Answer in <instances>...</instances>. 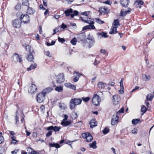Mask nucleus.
<instances>
[{
	"label": "nucleus",
	"mask_w": 154,
	"mask_h": 154,
	"mask_svg": "<svg viewBox=\"0 0 154 154\" xmlns=\"http://www.w3.org/2000/svg\"><path fill=\"white\" fill-rule=\"evenodd\" d=\"M120 2L122 6L126 7L128 6L130 1L129 0H120Z\"/></svg>",
	"instance_id": "13"
},
{
	"label": "nucleus",
	"mask_w": 154,
	"mask_h": 154,
	"mask_svg": "<svg viewBox=\"0 0 154 154\" xmlns=\"http://www.w3.org/2000/svg\"><path fill=\"white\" fill-rule=\"evenodd\" d=\"M146 108L144 106H143L141 108V112H143L142 115L146 112Z\"/></svg>",
	"instance_id": "43"
},
{
	"label": "nucleus",
	"mask_w": 154,
	"mask_h": 154,
	"mask_svg": "<svg viewBox=\"0 0 154 154\" xmlns=\"http://www.w3.org/2000/svg\"><path fill=\"white\" fill-rule=\"evenodd\" d=\"M119 25V21L118 19L115 20L112 23V26L115 28H117Z\"/></svg>",
	"instance_id": "27"
},
{
	"label": "nucleus",
	"mask_w": 154,
	"mask_h": 154,
	"mask_svg": "<svg viewBox=\"0 0 154 154\" xmlns=\"http://www.w3.org/2000/svg\"><path fill=\"white\" fill-rule=\"evenodd\" d=\"M107 33L103 32L97 33V35L98 36L102 37L104 38H106L108 36L107 35Z\"/></svg>",
	"instance_id": "18"
},
{
	"label": "nucleus",
	"mask_w": 154,
	"mask_h": 154,
	"mask_svg": "<svg viewBox=\"0 0 154 154\" xmlns=\"http://www.w3.org/2000/svg\"><path fill=\"white\" fill-rule=\"evenodd\" d=\"M119 117L117 115H114L111 119V124L112 125H115L117 122L119 120Z\"/></svg>",
	"instance_id": "10"
},
{
	"label": "nucleus",
	"mask_w": 154,
	"mask_h": 154,
	"mask_svg": "<svg viewBox=\"0 0 154 154\" xmlns=\"http://www.w3.org/2000/svg\"><path fill=\"white\" fill-rule=\"evenodd\" d=\"M77 42L76 38L75 37H74L70 41L71 43L73 45H75L76 44V43Z\"/></svg>",
	"instance_id": "38"
},
{
	"label": "nucleus",
	"mask_w": 154,
	"mask_h": 154,
	"mask_svg": "<svg viewBox=\"0 0 154 154\" xmlns=\"http://www.w3.org/2000/svg\"><path fill=\"white\" fill-rule=\"evenodd\" d=\"M124 88H120V90L119 91V93L120 94H122L124 92Z\"/></svg>",
	"instance_id": "59"
},
{
	"label": "nucleus",
	"mask_w": 154,
	"mask_h": 154,
	"mask_svg": "<svg viewBox=\"0 0 154 154\" xmlns=\"http://www.w3.org/2000/svg\"><path fill=\"white\" fill-rule=\"evenodd\" d=\"M35 12V10L29 6L28 7L26 12L27 14H33Z\"/></svg>",
	"instance_id": "20"
},
{
	"label": "nucleus",
	"mask_w": 154,
	"mask_h": 154,
	"mask_svg": "<svg viewBox=\"0 0 154 154\" xmlns=\"http://www.w3.org/2000/svg\"><path fill=\"white\" fill-rule=\"evenodd\" d=\"M82 100L80 99L74 98L72 99L70 101L69 106L71 110L73 109L76 106L80 104Z\"/></svg>",
	"instance_id": "1"
},
{
	"label": "nucleus",
	"mask_w": 154,
	"mask_h": 154,
	"mask_svg": "<svg viewBox=\"0 0 154 154\" xmlns=\"http://www.w3.org/2000/svg\"><path fill=\"white\" fill-rule=\"evenodd\" d=\"M94 23H92V24H89V29H95V27L94 26Z\"/></svg>",
	"instance_id": "41"
},
{
	"label": "nucleus",
	"mask_w": 154,
	"mask_h": 154,
	"mask_svg": "<svg viewBox=\"0 0 154 154\" xmlns=\"http://www.w3.org/2000/svg\"><path fill=\"white\" fill-rule=\"evenodd\" d=\"M4 140V139L3 136H0V144L3 142Z\"/></svg>",
	"instance_id": "60"
},
{
	"label": "nucleus",
	"mask_w": 154,
	"mask_h": 154,
	"mask_svg": "<svg viewBox=\"0 0 154 154\" xmlns=\"http://www.w3.org/2000/svg\"><path fill=\"white\" fill-rule=\"evenodd\" d=\"M71 117L72 119H75L78 117V115L77 113L75 112H73L71 114Z\"/></svg>",
	"instance_id": "31"
},
{
	"label": "nucleus",
	"mask_w": 154,
	"mask_h": 154,
	"mask_svg": "<svg viewBox=\"0 0 154 154\" xmlns=\"http://www.w3.org/2000/svg\"><path fill=\"white\" fill-rule=\"evenodd\" d=\"M66 105L64 103H61L59 104V107L62 109L66 108Z\"/></svg>",
	"instance_id": "42"
},
{
	"label": "nucleus",
	"mask_w": 154,
	"mask_h": 154,
	"mask_svg": "<svg viewBox=\"0 0 154 154\" xmlns=\"http://www.w3.org/2000/svg\"><path fill=\"white\" fill-rule=\"evenodd\" d=\"M103 92L101 91H98L96 94H94L93 96H100L103 95Z\"/></svg>",
	"instance_id": "46"
},
{
	"label": "nucleus",
	"mask_w": 154,
	"mask_h": 154,
	"mask_svg": "<svg viewBox=\"0 0 154 154\" xmlns=\"http://www.w3.org/2000/svg\"><path fill=\"white\" fill-rule=\"evenodd\" d=\"M88 39L90 41L89 42V48H90L91 46H92L94 44L95 41L94 39V38L93 37H89Z\"/></svg>",
	"instance_id": "24"
},
{
	"label": "nucleus",
	"mask_w": 154,
	"mask_h": 154,
	"mask_svg": "<svg viewBox=\"0 0 154 154\" xmlns=\"http://www.w3.org/2000/svg\"><path fill=\"white\" fill-rule=\"evenodd\" d=\"M72 13L73 10L71 8L66 10L64 11V13L66 16H69V15L71 16V14Z\"/></svg>",
	"instance_id": "23"
},
{
	"label": "nucleus",
	"mask_w": 154,
	"mask_h": 154,
	"mask_svg": "<svg viewBox=\"0 0 154 154\" xmlns=\"http://www.w3.org/2000/svg\"><path fill=\"white\" fill-rule=\"evenodd\" d=\"M76 74V75L78 77H80V75H82V74H81L75 71L74 73V74Z\"/></svg>",
	"instance_id": "63"
},
{
	"label": "nucleus",
	"mask_w": 154,
	"mask_h": 154,
	"mask_svg": "<svg viewBox=\"0 0 154 154\" xmlns=\"http://www.w3.org/2000/svg\"><path fill=\"white\" fill-rule=\"evenodd\" d=\"M109 131V129L107 127H106L104 129L103 131V134H106L108 133Z\"/></svg>",
	"instance_id": "45"
},
{
	"label": "nucleus",
	"mask_w": 154,
	"mask_h": 154,
	"mask_svg": "<svg viewBox=\"0 0 154 154\" xmlns=\"http://www.w3.org/2000/svg\"><path fill=\"white\" fill-rule=\"evenodd\" d=\"M89 13V11H85L83 12L81 14L82 15H85L86 16H87L88 15Z\"/></svg>",
	"instance_id": "55"
},
{
	"label": "nucleus",
	"mask_w": 154,
	"mask_h": 154,
	"mask_svg": "<svg viewBox=\"0 0 154 154\" xmlns=\"http://www.w3.org/2000/svg\"><path fill=\"white\" fill-rule=\"evenodd\" d=\"M89 133H83L82 134V136L83 138H86L88 136V134H89Z\"/></svg>",
	"instance_id": "61"
},
{
	"label": "nucleus",
	"mask_w": 154,
	"mask_h": 154,
	"mask_svg": "<svg viewBox=\"0 0 154 154\" xmlns=\"http://www.w3.org/2000/svg\"><path fill=\"white\" fill-rule=\"evenodd\" d=\"M11 139H12V141L11 142V143H13L14 144H16L17 141L16 140V137L13 136L11 137Z\"/></svg>",
	"instance_id": "47"
},
{
	"label": "nucleus",
	"mask_w": 154,
	"mask_h": 154,
	"mask_svg": "<svg viewBox=\"0 0 154 154\" xmlns=\"http://www.w3.org/2000/svg\"><path fill=\"white\" fill-rule=\"evenodd\" d=\"M21 5L20 4H18L15 6V9L17 11H19L21 8Z\"/></svg>",
	"instance_id": "48"
},
{
	"label": "nucleus",
	"mask_w": 154,
	"mask_h": 154,
	"mask_svg": "<svg viewBox=\"0 0 154 154\" xmlns=\"http://www.w3.org/2000/svg\"><path fill=\"white\" fill-rule=\"evenodd\" d=\"M103 3H104V4H107V5H111L112 4V2L111 1H110V0H107V1H106L103 2Z\"/></svg>",
	"instance_id": "53"
},
{
	"label": "nucleus",
	"mask_w": 154,
	"mask_h": 154,
	"mask_svg": "<svg viewBox=\"0 0 154 154\" xmlns=\"http://www.w3.org/2000/svg\"><path fill=\"white\" fill-rule=\"evenodd\" d=\"M89 97H86L83 98V100L85 102H87L90 100Z\"/></svg>",
	"instance_id": "58"
},
{
	"label": "nucleus",
	"mask_w": 154,
	"mask_h": 154,
	"mask_svg": "<svg viewBox=\"0 0 154 154\" xmlns=\"http://www.w3.org/2000/svg\"><path fill=\"white\" fill-rule=\"evenodd\" d=\"M57 83L58 84H61L65 81L64 74L63 73H60L58 74L56 77Z\"/></svg>",
	"instance_id": "3"
},
{
	"label": "nucleus",
	"mask_w": 154,
	"mask_h": 154,
	"mask_svg": "<svg viewBox=\"0 0 154 154\" xmlns=\"http://www.w3.org/2000/svg\"><path fill=\"white\" fill-rule=\"evenodd\" d=\"M107 85L102 82H99L98 84V87L100 89H103Z\"/></svg>",
	"instance_id": "19"
},
{
	"label": "nucleus",
	"mask_w": 154,
	"mask_h": 154,
	"mask_svg": "<svg viewBox=\"0 0 154 154\" xmlns=\"http://www.w3.org/2000/svg\"><path fill=\"white\" fill-rule=\"evenodd\" d=\"M37 64L36 63L32 64L30 65V66L27 68L28 70H31L32 69H34L36 67Z\"/></svg>",
	"instance_id": "30"
},
{
	"label": "nucleus",
	"mask_w": 154,
	"mask_h": 154,
	"mask_svg": "<svg viewBox=\"0 0 154 154\" xmlns=\"http://www.w3.org/2000/svg\"><path fill=\"white\" fill-rule=\"evenodd\" d=\"M93 139V137L90 133L88 134L86 138V141L87 142H91Z\"/></svg>",
	"instance_id": "28"
},
{
	"label": "nucleus",
	"mask_w": 154,
	"mask_h": 154,
	"mask_svg": "<svg viewBox=\"0 0 154 154\" xmlns=\"http://www.w3.org/2000/svg\"><path fill=\"white\" fill-rule=\"evenodd\" d=\"M20 20L24 23H29V17L27 14H23L22 13H20Z\"/></svg>",
	"instance_id": "2"
},
{
	"label": "nucleus",
	"mask_w": 154,
	"mask_h": 154,
	"mask_svg": "<svg viewBox=\"0 0 154 154\" xmlns=\"http://www.w3.org/2000/svg\"><path fill=\"white\" fill-rule=\"evenodd\" d=\"M26 50L27 51H29V53L34 52V51L32 50L31 46L30 45H28L26 46Z\"/></svg>",
	"instance_id": "34"
},
{
	"label": "nucleus",
	"mask_w": 154,
	"mask_h": 154,
	"mask_svg": "<svg viewBox=\"0 0 154 154\" xmlns=\"http://www.w3.org/2000/svg\"><path fill=\"white\" fill-rule=\"evenodd\" d=\"M101 101L100 97H93L92 99V102L95 105H98Z\"/></svg>",
	"instance_id": "9"
},
{
	"label": "nucleus",
	"mask_w": 154,
	"mask_h": 154,
	"mask_svg": "<svg viewBox=\"0 0 154 154\" xmlns=\"http://www.w3.org/2000/svg\"><path fill=\"white\" fill-rule=\"evenodd\" d=\"M95 20L96 22L99 24H101L105 23L103 21L101 20L99 18H95Z\"/></svg>",
	"instance_id": "33"
},
{
	"label": "nucleus",
	"mask_w": 154,
	"mask_h": 154,
	"mask_svg": "<svg viewBox=\"0 0 154 154\" xmlns=\"http://www.w3.org/2000/svg\"><path fill=\"white\" fill-rule=\"evenodd\" d=\"M59 27L60 26L56 27L53 30L54 33L53 34V35H54L55 33H56V32H59V30H58V29Z\"/></svg>",
	"instance_id": "49"
},
{
	"label": "nucleus",
	"mask_w": 154,
	"mask_h": 154,
	"mask_svg": "<svg viewBox=\"0 0 154 154\" xmlns=\"http://www.w3.org/2000/svg\"><path fill=\"white\" fill-rule=\"evenodd\" d=\"M78 13L79 12L77 11L76 10L74 11L73 13H72L71 14V17L72 18H73L75 16H77Z\"/></svg>",
	"instance_id": "40"
},
{
	"label": "nucleus",
	"mask_w": 154,
	"mask_h": 154,
	"mask_svg": "<svg viewBox=\"0 0 154 154\" xmlns=\"http://www.w3.org/2000/svg\"><path fill=\"white\" fill-rule=\"evenodd\" d=\"M72 123V121H62L61 123V124L63 126H67L69 125Z\"/></svg>",
	"instance_id": "22"
},
{
	"label": "nucleus",
	"mask_w": 154,
	"mask_h": 154,
	"mask_svg": "<svg viewBox=\"0 0 154 154\" xmlns=\"http://www.w3.org/2000/svg\"><path fill=\"white\" fill-rule=\"evenodd\" d=\"M36 100L38 102L41 103L44 101V97H36Z\"/></svg>",
	"instance_id": "36"
},
{
	"label": "nucleus",
	"mask_w": 154,
	"mask_h": 154,
	"mask_svg": "<svg viewBox=\"0 0 154 154\" xmlns=\"http://www.w3.org/2000/svg\"><path fill=\"white\" fill-rule=\"evenodd\" d=\"M81 20L82 21H83L85 23H88L89 24H92V23H94V20L91 18H87L86 20H83V17H80Z\"/></svg>",
	"instance_id": "12"
},
{
	"label": "nucleus",
	"mask_w": 154,
	"mask_h": 154,
	"mask_svg": "<svg viewBox=\"0 0 154 154\" xmlns=\"http://www.w3.org/2000/svg\"><path fill=\"white\" fill-rule=\"evenodd\" d=\"M90 125L91 128H93L97 125V122L95 119H92L90 122Z\"/></svg>",
	"instance_id": "15"
},
{
	"label": "nucleus",
	"mask_w": 154,
	"mask_h": 154,
	"mask_svg": "<svg viewBox=\"0 0 154 154\" xmlns=\"http://www.w3.org/2000/svg\"><path fill=\"white\" fill-rule=\"evenodd\" d=\"M49 147H55L57 148H58L60 147L59 144L57 143H49Z\"/></svg>",
	"instance_id": "26"
},
{
	"label": "nucleus",
	"mask_w": 154,
	"mask_h": 154,
	"mask_svg": "<svg viewBox=\"0 0 154 154\" xmlns=\"http://www.w3.org/2000/svg\"><path fill=\"white\" fill-rule=\"evenodd\" d=\"M142 77L143 80L145 81L150 80L151 78V76L150 75L144 74H142Z\"/></svg>",
	"instance_id": "21"
},
{
	"label": "nucleus",
	"mask_w": 154,
	"mask_h": 154,
	"mask_svg": "<svg viewBox=\"0 0 154 154\" xmlns=\"http://www.w3.org/2000/svg\"><path fill=\"white\" fill-rule=\"evenodd\" d=\"M132 132L133 134H136L137 132V130L136 128H134L132 130Z\"/></svg>",
	"instance_id": "56"
},
{
	"label": "nucleus",
	"mask_w": 154,
	"mask_h": 154,
	"mask_svg": "<svg viewBox=\"0 0 154 154\" xmlns=\"http://www.w3.org/2000/svg\"><path fill=\"white\" fill-rule=\"evenodd\" d=\"M140 121L139 119H133L132 121V123L133 125L137 124Z\"/></svg>",
	"instance_id": "32"
},
{
	"label": "nucleus",
	"mask_w": 154,
	"mask_h": 154,
	"mask_svg": "<svg viewBox=\"0 0 154 154\" xmlns=\"http://www.w3.org/2000/svg\"><path fill=\"white\" fill-rule=\"evenodd\" d=\"M12 24L14 27L19 28L21 26V21L19 19H15L13 20Z\"/></svg>",
	"instance_id": "5"
},
{
	"label": "nucleus",
	"mask_w": 154,
	"mask_h": 154,
	"mask_svg": "<svg viewBox=\"0 0 154 154\" xmlns=\"http://www.w3.org/2000/svg\"><path fill=\"white\" fill-rule=\"evenodd\" d=\"M45 54L47 56H48L49 57H52V54H50V52L49 51H46L45 52Z\"/></svg>",
	"instance_id": "51"
},
{
	"label": "nucleus",
	"mask_w": 154,
	"mask_h": 154,
	"mask_svg": "<svg viewBox=\"0 0 154 154\" xmlns=\"http://www.w3.org/2000/svg\"><path fill=\"white\" fill-rule=\"evenodd\" d=\"M34 52L29 53L27 55L26 59L27 60L30 61H32L34 59L33 56V53Z\"/></svg>",
	"instance_id": "16"
},
{
	"label": "nucleus",
	"mask_w": 154,
	"mask_h": 154,
	"mask_svg": "<svg viewBox=\"0 0 154 154\" xmlns=\"http://www.w3.org/2000/svg\"><path fill=\"white\" fill-rule=\"evenodd\" d=\"M124 81L123 78H122L121 79V80L120 82V88H124L123 85V81Z\"/></svg>",
	"instance_id": "50"
},
{
	"label": "nucleus",
	"mask_w": 154,
	"mask_h": 154,
	"mask_svg": "<svg viewBox=\"0 0 154 154\" xmlns=\"http://www.w3.org/2000/svg\"><path fill=\"white\" fill-rule=\"evenodd\" d=\"M109 10L107 7L105 6L99 8V12L103 14H107L109 12Z\"/></svg>",
	"instance_id": "7"
},
{
	"label": "nucleus",
	"mask_w": 154,
	"mask_h": 154,
	"mask_svg": "<svg viewBox=\"0 0 154 154\" xmlns=\"http://www.w3.org/2000/svg\"><path fill=\"white\" fill-rule=\"evenodd\" d=\"M13 60L15 63H21L22 61L21 58L17 53H15L12 56Z\"/></svg>",
	"instance_id": "6"
},
{
	"label": "nucleus",
	"mask_w": 154,
	"mask_h": 154,
	"mask_svg": "<svg viewBox=\"0 0 154 154\" xmlns=\"http://www.w3.org/2000/svg\"><path fill=\"white\" fill-rule=\"evenodd\" d=\"M67 25H65L63 23H62L61 25V28L63 29H65L67 27Z\"/></svg>",
	"instance_id": "62"
},
{
	"label": "nucleus",
	"mask_w": 154,
	"mask_h": 154,
	"mask_svg": "<svg viewBox=\"0 0 154 154\" xmlns=\"http://www.w3.org/2000/svg\"><path fill=\"white\" fill-rule=\"evenodd\" d=\"M60 129L61 128L60 127L57 126H51L47 127L46 129L48 131L53 130L55 132H57L59 131Z\"/></svg>",
	"instance_id": "11"
},
{
	"label": "nucleus",
	"mask_w": 154,
	"mask_h": 154,
	"mask_svg": "<svg viewBox=\"0 0 154 154\" xmlns=\"http://www.w3.org/2000/svg\"><path fill=\"white\" fill-rule=\"evenodd\" d=\"M63 90V87L62 86H57L55 88L56 91L58 92H61Z\"/></svg>",
	"instance_id": "39"
},
{
	"label": "nucleus",
	"mask_w": 154,
	"mask_h": 154,
	"mask_svg": "<svg viewBox=\"0 0 154 154\" xmlns=\"http://www.w3.org/2000/svg\"><path fill=\"white\" fill-rule=\"evenodd\" d=\"M69 88L73 90H75L76 88V87L74 85L71 84Z\"/></svg>",
	"instance_id": "64"
},
{
	"label": "nucleus",
	"mask_w": 154,
	"mask_h": 154,
	"mask_svg": "<svg viewBox=\"0 0 154 154\" xmlns=\"http://www.w3.org/2000/svg\"><path fill=\"white\" fill-rule=\"evenodd\" d=\"M53 90L52 87H48L44 89L42 92L38 94L37 96H45L47 94L49 93Z\"/></svg>",
	"instance_id": "4"
},
{
	"label": "nucleus",
	"mask_w": 154,
	"mask_h": 154,
	"mask_svg": "<svg viewBox=\"0 0 154 154\" xmlns=\"http://www.w3.org/2000/svg\"><path fill=\"white\" fill-rule=\"evenodd\" d=\"M124 111V108L123 107L116 114L119 116L120 113H123Z\"/></svg>",
	"instance_id": "44"
},
{
	"label": "nucleus",
	"mask_w": 154,
	"mask_h": 154,
	"mask_svg": "<svg viewBox=\"0 0 154 154\" xmlns=\"http://www.w3.org/2000/svg\"><path fill=\"white\" fill-rule=\"evenodd\" d=\"M58 40L60 42L62 43H63L65 41V40L64 38H61L60 37H58Z\"/></svg>",
	"instance_id": "52"
},
{
	"label": "nucleus",
	"mask_w": 154,
	"mask_h": 154,
	"mask_svg": "<svg viewBox=\"0 0 154 154\" xmlns=\"http://www.w3.org/2000/svg\"><path fill=\"white\" fill-rule=\"evenodd\" d=\"M144 4L142 0H140V1H136L135 2L134 5H143Z\"/></svg>",
	"instance_id": "37"
},
{
	"label": "nucleus",
	"mask_w": 154,
	"mask_h": 154,
	"mask_svg": "<svg viewBox=\"0 0 154 154\" xmlns=\"http://www.w3.org/2000/svg\"><path fill=\"white\" fill-rule=\"evenodd\" d=\"M131 11V8H129L128 10L126 11H123L122 10H121L120 14V16H125L126 14H129Z\"/></svg>",
	"instance_id": "17"
},
{
	"label": "nucleus",
	"mask_w": 154,
	"mask_h": 154,
	"mask_svg": "<svg viewBox=\"0 0 154 154\" xmlns=\"http://www.w3.org/2000/svg\"><path fill=\"white\" fill-rule=\"evenodd\" d=\"M37 89L36 86L34 84H32L28 89V93L31 94H34L36 91Z\"/></svg>",
	"instance_id": "8"
},
{
	"label": "nucleus",
	"mask_w": 154,
	"mask_h": 154,
	"mask_svg": "<svg viewBox=\"0 0 154 154\" xmlns=\"http://www.w3.org/2000/svg\"><path fill=\"white\" fill-rule=\"evenodd\" d=\"M96 141L93 142L92 143H90L89 145L90 147L93 148V149H96L97 148V146L96 145Z\"/></svg>",
	"instance_id": "29"
},
{
	"label": "nucleus",
	"mask_w": 154,
	"mask_h": 154,
	"mask_svg": "<svg viewBox=\"0 0 154 154\" xmlns=\"http://www.w3.org/2000/svg\"><path fill=\"white\" fill-rule=\"evenodd\" d=\"M117 28L113 26L110 29L109 33L111 34H114L117 32Z\"/></svg>",
	"instance_id": "25"
},
{
	"label": "nucleus",
	"mask_w": 154,
	"mask_h": 154,
	"mask_svg": "<svg viewBox=\"0 0 154 154\" xmlns=\"http://www.w3.org/2000/svg\"><path fill=\"white\" fill-rule=\"evenodd\" d=\"M30 154H40V153L33 149H32V151L30 152H29Z\"/></svg>",
	"instance_id": "54"
},
{
	"label": "nucleus",
	"mask_w": 154,
	"mask_h": 154,
	"mask_svg": "<svg viewBox=\"0 0 154 154\" xmlns=\"http://www.w3.org/2000/svg\"><path fill=\"white\" fill-rule=\"evenodd\" d=\"M52 131H49L46 134V137H49L51 136V135L52 134Z\"/></svg>",
	"instance_id": "57"
},
{
	"label": "nucleus",
	"mask_w": 154,
	"mask_h": 154,
	"mask_svg": "<svg viewBox=\"0 0 154 154\" xmlns=\"http://www.w3.org/2000/svg\"><path fill=\"white\" fill-rule=\"evenodd\" d=\"M29 0H22V4L23 5L28 6L29 5Z\"/></svg>",
	"instance_id": "35"
},
{
	"label": "nucleus",
	"mask_w": 154,
	"mask_h": 154,
	"mask_svg": "<svg viewBox=\"0 0 154 154\" xmlns=\"http://www.w3.org/2000/svg\"><path fill=\"white\" fill-rule=\"evenodd\" d=\"M120 99V97H113V103L114 105H117L119 103Z\"/></svg>",
	"instance_id": "14"
}]
</instances>
